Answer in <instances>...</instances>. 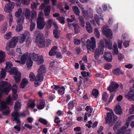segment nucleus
<instances>
[{
  "label": "nucleus",
  "instance_id": "nucleus-17",
  "mask_svg": "<svg viewBox=\"0 0 134 134\" xmlns=\"http://www.w3.org/2000/svg\"><path fill=\"white\" fill-rule=\"evenodd\" d=\"M104 57L105 61L108 62H110L112 61V57L111 54L109 52H105L104 55Z\"/></svg>",
  "mask_w": 134,
  "mask_h": 134
},
{
  "label": "nucleus",
  "instance_id": "nucleus-43",
  "mask_svg": "<svg viewBox=\"0 0 134 134\" xmlns=\"http://www.w3.org/2000/svg\"><path fill=\"white\" fill-rule=\"evenodd\" d=\"M5 50L7 51V53L9 55H12L14 54L13 50L12 49L10 50L9 48L7 47L5 48Z\"/></svg>",
  "mask_w": 134,
  "mask_h": 134
},
{
  "label": "nucleus",
  "instance_id": "nucleus-36",
  "mask_svg": "<svg viewBox=\"0 0 134 134\" xmlns=\"http://www.w3.org/2000/svg\"><path fill=\"white\" fill-rule=\"evenodd\" d=\"M113 73L116 75H119L121 73L120 69L119 68H116L113 71Z\"/></svg>",
  "mask_w": 134,
  "mask_h": 134
},
{
  "label": "nucleus",
  "instance_id": "nucleus-51",
  "mask_svg": "<svg viewBox=\"0 0 134 134\" xmlns=\"http://www.w3.org/2000/svg\"><path fill=\"white\" fill-rule=\"evenodd\" d=\"M104 67L105 69L109 70L112 67V65L110 64L107 63L104 65Z\"/></svg>",
  "mask_w": 134,
  "mask_h": 134
},
{
  "label": "nucleus",
  "instance_id": "nucleus-1",
  "mask_svg": "<svg viewBox=\"0 0 134 134\" xmlns=\"http://www.w3.org/2000/svg\"><path fill=\"white\" fill-rule=\"evenodd\" d=\"M10 85L6 81H2L0 85V98L2 96L3 94H6L9 92ZM0 111H2L4 115L9 114L11 110L9 107H7L5 102L4 101L0 103Z\"/></svg>",
  "mask_w": 134,
  "mask_h": 134
},
{
  "label": "nucleus",
  "instance_id": "nucleus-59",
  "mask_svg": "<svg viewBox=\"0 0 134 134\" xmlns=\"http://www.w3.org/2000/svg\"><path fill=\"white\" fill-rule=\"evenodd\" d=\"M130 41H125L123 42V44L125 47H127L129 45Z\"/></svg>",
  "mask_w": 134,
  "mask_h": 134
},
{
  "label": "nucleus",
  "instance_id": "nucleus-27",
  "mask_svg": "<svg viewBox=\"0 0 134 134\" xmlns=\"http://www.w3.org/2000/svg\"><path fill=\"white\" fill-rule=\"evenodd\" d=\"M74 30V33L75 34H77L81 31V28L79 25L77 24L74 23L73 25Z\"/></svg>",
  "mask_w": 134,
  "mask_h": 134
},
{
  "label": "nucleus",
  "instance_id": "nucleus-35",
  "mask_svg": "<svg viewBox=\"0 0 134 134\" xmlns=\"http://www.w3.org/2000/svg\"><path fill=\"white\" fill-rule=\"evenodd\" d=\"M22 10L21 9L19 8L18 9V10L15 13V16L16 17L18 18L19 17L21 14Z\"/></svg>",
  "mask_w": 134,
  "mask_h": 134
},
{
  "label": "nucleus",
  "instance_id": "nucleus-26",
  "mask_svg": "<svg viewBox=\"0 0 134 134\" xmlns=\"http://www.w3.org/2000/svg\"><path fill=\"white\" fill-rule=\"evenodd\" d=\"M28 84V82L27 80L25 78L23 79L20 85V87L21 88H24Z\"/></svg>",
  "mask_w": 134,
  "mask_h": 134
},
{
  "label": "nucleus",
  "instance_id": "nucleus-25",
  "mask_svg": "<svg viewBox=\"0 0 134 134\" xmlns=\"http://www.w3.org/2000/svg\"><path fill=\"white\" fill-rule=\"evenodd\" d=\"M86 28L87 32L90 33L92 31V27L91 24L88 22H87L86 23Z\"/></svg>",
  "mask_w": 134,
  "mask_h": 134
},
{
  "label": "nucleus",
  "instance_id": "nucleus-22",
  "mask_svg": "<svg viewBox=\"0 0 134 134\" xmlns=\"http://www.w3.org/2000/svg\"><path fill=\"white\" fill-rule=\"evenodd\" d=\"M45 102L44 100L42 99L40 100L39 104L37 105V108L40 110L43 109L45 107Z\"/></svg>",
  "mask_w": 134,
  "mask_h": 134
},
{
  "label": "nucleus",
  "instance_id": "nucleus-42",
  "mask_svg": "<svg viewBox=\"0 0 134 134\" xmlns=\"http://www.w3.org/2000/svg\"><path fill=\"white\" fill-rule=\"evenodd\" d=\"M94 31L96 37L97 38H99L100 37V34L99 30L97 28H95L94 29Z\"/></svg>",
  "mask_w": 134,
  "mask_h": 134
},
{
  "label": "nucleus",
  "instance_id": "nucleus-46",
  "mask_svg": "<svg viewBox=\"0 0 134 134\" xmlns=\"http://www.w3.org/2000/svg\"><path fill=\"white\" fill-rule=\"evenodd\" d=\"M34 107V102L32 100H30L27 104V107L32 108Z\"/></svg>",
  "mask_w": 134,
  "mask_h": 134
},
{
  "label": "nucleus",
  "instance_id": "nucleus-20",
  "mask_svg": "<svg viewBox=\"0 0 134 134\" xmlns=\"http://www.w3.org/2000/svg\"><path fill=\"white\" fill-rule=\"evenodd\" d=\"M35 76L34 75V80L35 78ZM44 77L42 74L40 73H38L37 75L35 77V81H39L42 82L43 80Z\"/></svg>",
  "mask_w": 134,
  "mask_h": 134
},
{
  "label": "nucleus",
  "instance_id": "nucleus-5",
  "mask_svg": "<svg viewBox=\"0 0 134 134\" xmlns=\"http://www.w3.org/2000/svg\"><path fill=\"white\" fill-rule=\"evenodd\" d=\"M105 109L108 111H109L111 112L112 113H107V117L105 119L106 122L107 124H110V126H112L113 125V123L116 120V119H115L114 117H113V122L111 123L112 120V114H114L113 112V110L111 109L108 108H106Z\"/></svg>",
  "mask_w": 134,
  "mask_h": 134
},
{
  "label": "nucleus",
  "instance_id": "nucleus-63",
  "mask_svg": "<svg viewBox=\"0 0 134 134\" xmlns=\"http://www.w3.org/2000/svg\"><path fill=\"white\" fill-rule=\"evenodd\" d=\"M14 127L18 131H20V124L14 126Z\"/></svg>",
  "mask_w": 134,
  "mask_h": 134
},
{
  "label": "nucleus",
  "instance_id": "nucleus-6",
  "mask_svg": "<svg viewBox=\"0 0 134 134\" xmlns=\"http://www.w3.org/2000/svg\"><path fill=\"white\" fill-rule=\"evenodd\" d=\"M24 11H25V16L26 18L27 19L29 20V21L31 23L30 30L31 31H32L34 29V24L32 22L34 19L33 14H31V12L28 9H26Z\"/></svg>",
  "mask_w": 134,
  "mask_h": 134
},
{
  "label": "nucleus",
  "instance_id": "nucleus-62",
  "mask_svg": "<svg viewBox=\"0 0 134 134\" xmlns=\"http://www.w3.org/2000/svg\"><path fill=\"white\" fill-rule=\"evenodd\" d=\"M23 4L25 5H27L29 4L30 0H21Z\"/></svg>",
  "mask_w": 134,
  "mask_h": 134
},
{
  "label": "nucleus",
  "instance_id": "nucleus-2",
  "mask_svg": "<svg viewBox=\"0 0 134 134\" xmlns=\"http://www.w3.org/2000/svg\"><path fill=\"white\" fill-rule=\"evenodd\" d=\"M35 34L36 36V43L40 48L43 47L45 45L44 37L43 34L39 31H36Z\"/></svg>",
  "mask_w": 134,
  "mask_h": 134
},
{
  "label": "nucleus",
  "instance_id": "nucleus-9",
  "mask_svg": "<svg viewBox=\"0 0 134 134\" xmlns=\"http://www.w3.org/2000/svg\"><path fill=\"white\" fill-rule=\"evenodd\" d=\"M46 25L43 17L38 16L37 20V28L40 30L43 29Z\"/></svg>",
  "mask_w": 134,
  "mask_h": 134
},
{
  "label": "nucleus",
  "instance_id": "nucleus-28",
  "mask_svg": "<svg viewBox=\"0 0 134 134\" xmlns=\"http://www.w3.org/2000/svg\"><path fill=\"white\" fill-rule=\"evenodd\" d=\"M5 57V53L2 51H0V63L4 61Z\"/></svg>",
  "mask_w": 134,
  "mask_h": 134
},
{
  "label": "nucleus",
  "instance_id": "nucleus-57",
  "mask_svg": "<svg viewBox=\"0 0 134 134\" xmlns=\"http://www.w3.org/2000/svg\"><path fill=\"white\" fill-rule=\"evenodd\" d=\"M55 55H56V57L57 58H62V56L60 52H56Z\"/></svg>",
  "mask_w": 134,
  "mask_h": 134
},
{
  "label": "nucleus",
  "instance_id": "nucleus-19",
  "mask_svg": "<svg viewBox=\"0 0 134 134\" xmlns=\"http://www.w3.org/2000/svg\"><path fill=\"white\" fill-rule=\"evenodd\" d=\"M76 105V101L75 100H73L70 101L68 104L69 110H71L74 106Z\"/></svg>",
  "mask_w": 134,
  "mask_h": 134
},
{
  "label": "nucleus",
  "instance_id": "nucleus-52",
  "mask_svg": "<svg viewBox=\"0 0 134 134\" xmlns=\"http://www.w3.org/2000/svg\"><path fill=\"white\" fill-rule=\"evenodd\" d=\"M104 46L103 42L102 41H100L99 42L98 47L101 48H103V49H104Z\"/></svg>",
  "mask_w": 134,
  "mask_h": 134
},
{
  "label": "nucleus",
  "instance_id": "nucleus-50",
  "mask_svg": "<svg viewBox=\"0 0 134 134\" xmlns=\"http://www.w3.org/2000/svg\"><path fill=\"white\" fill-rule=\"evenodd\" d=\"M4 10L5 12L7 13H10L11 10L10 8L8 6V5H7V4L5 6V7L4 8Z\"/></svg>",
  "mask_w": 134,
  "mask_h": 134
},
{
  "label": "nucleus",
  "instance_id": "nucleus-33",
  "mask_svg": "<svg viewBox=\"0 0 134 134\" xmlns=\"http://www.w3.org/2000/svg\"><path fill=\"white\" fill-rule=\"evenodd\" d=\"M52 20L51 19H49L46 23V26L47 29H49L52 26Z\"/></svg>",
  "mask_w": 134,
  "mask_h": 134
},
{
  "label": "nucleus",
  "instance_id": "nucleus-31",
  "mask_svg": "<svg viewBox=\"0 0 134 134\" xmlns=\"http://www.w3.org/2000/svg\"><path fill=\"white\" fill-rule=\"evenodd\" d=\"M6 66L5 68L6 71L9 72L11 68L13 66L12 64L10 62H8L6 63Z\"/></svg>",
  "mask_w": 134,
  "mask_h": 134
},
{
  "label": "nucleus",
  "instance_id": "nucleus-37",
  "mask_svg": "<svg viewBox=\"0 0 134 134\" xmlns=\"http://www.w3.org/2000/svg\"><path fill=\"white\" fill-rule=\"evenodd\" d=\"M6 71L5 69H2V70L1 71V77H0V80L1 78H4L5 77L6 75Z\"/></svg>",
  "mask_w": 134,
  "mask_h": 134
},
{
  "label": "nucleus",
  "instance_id": "nucleus-15",
  "mask_svg": "<svg viewBox=\"0 0 134 134\" xmlns=\"http://www.w3.org/2000/svg\"><path fill=\"white\" fill-rule=\"evenodd\" d=\"M12 120L13 121H16L17 124H20L21 122L18 118L20 117V114L18 112H14L12 114Z\"/></svg>",
  "mask_w": 134,
  "mask_h": 134
},
{
  "label": "nucleus",
  "instance_id": "nucleus-7",
  "mask_svg": "<svg viewBox=\"0 0 134 134\" xmlns=\"http://www.w3.org/2000/svg\"><path fill=\"white\" fill-rule=\"evenodd\" d=\"M91 41L89 39H88L86 43H89L87 45L86 47L87 49H88L91 51L92 50L93 51L96 47V41L95 38L93 37L91 38Z\"/></svg>",
  "mask_w": 134,
  "mask_h": 134
},
{
  "label": "nucleus",
  "instance_id": "nucleus-64",
  "mask_svg": "<svg viewBox=\"0 0 134 134\" xmlns=\"http://www.w3.org/2000/svg\"><path fill=\"white\" fill-rule=\"evenodd\" d=\"M132 108L130 109L129 110V112L131 114L134 113V104L132 105Z\"/></svg>",
  "mask_w": 134,
  "mask_h": 134
},
{
  "label": "nucleus",
  "instance_id": "nucleus-3",
  "mask_svg": "<svg viewBox=\"0 0 134 134\" xmlns=\"http://www.w3.org/2000/svg\"><path fill=\"white\" fill-rule=\"evenodd\" d=\"M33 53H30L29 54L26 52L21 57V64L22 65L25 64L26 61H27V65L28 67H31L33 64V61L31 59V57L33 56Z\"/></svg>",
  "mask_w": 134,
  "mask_h": 134
},
{
  "label": "nucleus",
  "instance_id": "nucleus-10",
  "mask_svg": "<svg viewBox=\"0 0 134 134\" xmlns=\"http://www.w3.org/2000/svg\"><path fill=\"white\" fill-rule=\"evenodd\" d=\"M103 33L106 37L109 39H110L113 38V33L111 30L109 29H105L104 27H103L102 29Z\"/></svg>",
  "mask_w": 134,
  "mask_h": 134
},
{
  "label": "nucleus",
  "instance_id": "nucleus-53",
  "mask_svg": "<svg viewBox=\"0 0 134 134\" xmlns=\"http://www.w3.org/2000/svg\"><path fill=\"white\" fill-rule=\"evenodd\" d=\"M7 5H8V6L10 8L11 10L13 9L15 5V4L14 3H11L10 2H9V3L7 4Z\"/></svg>",
  "mask_w": 134,
  "mask_h": 134
},
{
  "label": "nucleus",
  "instance_id": "nucleus-14",
  "mask_svg": "<svg viewBox=\"0 0 134 134\" xmlns=\"http://www.w3.org/2000/svg\"><path fill=\"white\" fill-rule=\"evenodd\" d=\"M119 86V84L115 82H112L111 83L110 86L108 89V90L109 91L110 93L115 90L118 88Z\"/></svg>",
  "mask_w": 134,
  "mask_h": 134
},
{
  "label": "nucleus",
  "instance_id": "nucleus-16",
  "mask_svg": "<svg viewBox=\"0 0 134 134\" xmlns=\"http://www.w3.org/2000/svg\"><path fill=\"white\" fill-rule=\"evenodd\" d=\"M29 34L28 31H26L24 33L21 35L19 37V42L21 43H23L25 41L26 38L28 37Z\"/></svg>",
  "mask_w": 134,
  "mask_h": 134
},
{
  "label": "nucleus",
  "instance_id": "nucleus-47",
  "mask_svg": "<svg viewBox=\"0 0 134 134\" xmlns=\"http://www.w3.org/2000/svg\"><path fill=\"white\" fill-rule=\"evenodd\" d=\"M99 94V92L98 90L96 89H94L92 91V95L96 98Z\"/></svg>",
  "mask_w": 134,
  "mask_h": 134
},
{
  "label": "nucleus",
  "instance_id": "nucleus-12",
  "mask_svg": "<svg viewBox=\"0 0 134 134\" xmlns=\"http://www.w3.org/2000/svg\"><path fill=\"white\" fill-rule=\"evenodd\" d=\"M44 60L43 59L42 56H37L34 53V61L36 62L37 64L40 65L43 63Z\"/></svg>",
  "mask_w": 134,
  "mask_h": 134
},
{
  "label": "nucleus",
  "instance_id": "nucleus-11",
  "mask_svg": "<svg viewBox=\"0 0 134 134\" xmlns=\"http://www.w3.org/2000/svg\"><path fill=\"white\" fill-rule=\"evenodd\" d=\"M18 38L17 37L15 36L13 37L11 40L7 43V47L9 48H14L18 42Z\"/></svg>",
  "mask_w": 134,
  "mask_h": 134
},
{
  "label": "nucleus",
  "instance_id": "nucleus-34",
  "mask_svg": "<svg viewBox=\"0 0 134 134\" xmlns=\"http://www.w3.org/2000/svg\"><path fill=\"white\" fill-rule=\"evenodd\" d=\"M65 89V88L64 86L61 87L58 90V93L61 95H63L64 93Z\"/></svg>",
  "mask_w": 134,
  "mask_h": 134
},
{
  "label": "nucleus",
  "instance_id": "nucleus-55",
  "mask_svg": "<svg viewBox=\"0 0 134 134\" xmlns=\"http://www.w3.org/2000/svg\"><path fill=\"white\" fill-rule=\"evenodd\" d=\"M60 86L59 85H54L52 86L51 87V88H53L55 90L57 91L58 90H59V88H60Z\"/></svg>",
  "mask_w": 134,
  "mask_h": 134
},
{
  "label": "nucleus",
  "instance_id": "nucleus-56",
  "mask_svg": "<svg viewBox=\"0 0 134 134\" xmlns=\"http://www.w3.org/2000/svg\"><path fill=\"white\" fill-rule=\"evenodd\" d=\"M118 57L119 60V61H121L124 58V56L122 54L120 53L118 55Z\"/></svg>",
  "mask_w": 134,
  "mask_h": 134
},
{
  "label": "nucleus",
  "instance_id": "nucleus-60",
  "mask_svg": "<svg viewBox=\"0 0 134 134\" xmlns=\"http://www.w3.org/2000/svg\"><path fill=\"white\" fill-rule=\"evenodd\" d=\"M114 96V95L113 94H110V96L109 98V100L108 101V103L107 104V105H108L109 103L110 102H111L112 100L113 99Z\"/></svg>",
  "mask_w": 134,
  "mask_h": 134
},
{
  "label": "nucleus",
  "instance_id": "nucleus-30",
  "mask_svg": "<svg viewBox=\"0 0 134 134\" xmlns=\"http://www.w3.org/2000/svg\"><path fill=\"white\" fill-rule=\"evenodd\" d=\"M105 43L106 45V47L107 48H109L110 49H112V44L110 40L108 41V40L106 39L105 40Z\"/></svg>",
  "mask_w": 134,
  "mask_h": 134
},
{
  "label": "nucleus",
  "instance_id": "nucleus-61",
  "mask_svg": "<svg viewBox=\"0 0 134 134\" xmlns=\"http://www.w3.org/2000/svg\"><path fill=\"white\" fill-rule=\"evenodd\" d=\"M122 40H119L118 41V48L119 49H121L122 47Z\"/></svg>",
  "mask_w": 134,
  "mask_h": 134
},
{
  "label": "nucleus",
  "instance_id": "nucleus-58",
  "mask_svg": "<svg viewBox=\"0 0 134 134\" xmlns=\"http://www.w3.org/2000/svg\"><path fill=\"white\" fill-rule=\"evenodd\" d=\"M7 29L6 24L4 25L2 28L1 31L2 33H4L6 31Z\"/></svg>",
  "mask_w": 134,
  "mask_h": 134
},
{
  "label": "nucleus",
  "instance_id": "nucleus-21",
  "mask_svg": "<svg viewBox=\"0 0 134 134\" xmlns=\"http://www.w3.org/2000/svg\"><path fill=\"white\" fill-rule=\"evenodd\" d=\"M60 31L58 29H54L53 31V35L54 37L56 39H58L60 36Z\"/></svg>",
  "mask_w": 134,
  "mask_h": 134
},
{
  "label": "nucleus",
  "instance_id": "nucleus-45",
  "mask_svg": "<svg viewBox=\"0 0 134 134\" xmlns=\"http://www.w3.org/2000/svg\"><path fill=\"white\" fill-rule=\"evenodd\" d=\"M23 28L22 25L21 24H19L16 26V31L17 32H20L22 30Z\"/></svg>",
  "mask_w": 134,
  "mask_h": 134
},
{
  "label": "nucleus",
  "instance_id": "nucleus-24",
  "mask_svg": "<svg viewBox=\"0 0 134 134\" xmlns=\"http://www.w3.org/2000/svg\"><path fill=\"white\" fill-rule=\"evenodd\" d=\"M21 104L19 100L17 101L15 104L14 106V110H15L17 111L19 110L21 108Z\"/></svg>",
  "mask_w": 134,
  "mask_h": 134
},
{
  "label": "nucleus",
  "instance_id": "nucleus-39",
  "mask_svg": "<svg viewBox=\"0 0 134 134\" xmlns=\"http://www.w3.org/2000/svg\"><path fill=\"white\" fill-rule=\"evenodd\" d=\"M12 36V33L9 32L6 34L4 36V37L5 39L8 40Z\"/></svg>",
  "mask_w": 134,
  "mask_h": 134
},
{
  "label": "nucleus",
  "instance_id": "nucleus-41",
  "mask_svg": "<svg viewBox=\"0 0 134 134\" xmlns=\"http://www.w3.org/2000/svg\"><path fill=\"white\" fill-rule=\"evenodd\" d=\"M8 18L9 19V25L10 26H11L13 20L12 14L10 13L8 15Z\"/></svg>",
  "mask_w": 134,
  "mask_h": 134
},
{
  "label": "nucleus",
  "instance_id": "nucleus-29",
  "mask_svg": "<svg viewBox=\"0 0 134 134\" xmlns=\"http://www.w3.org/2000/svg\"><path fill=\"white\" fill-rule=\"evenodd\" d=\"M38 73H40L43 74L46 72L45 65H41L37 70Z\"/></svg>",
  "mask_w": 134,
  "mask_h": 134
},
{
  "label": "nucleus",
  "instance_id": "nucleus-40",
  "mask_svg": "<svg viewBox=\"0 0 134 134\" xmlns=\"http://www.w3.org/2000/svg\"><path fill=\"white\" fill-rule=\"evenodd\" d=\"M79 19L80 25L82 27H84L85 23L84 22V20L82 17L81 16H79Z\"/></svg>",
  "mask_w": 134,
  "mask_h": 134
},
{
  "label": "nucleus",
  "instance_id": "nucleus-48",
  "mask_svg": "<svg viewBox=\"0 0 134 134\" xmlns=\"http://www.w3.org/2000/svg\"><path fill=\"white\" fill-rule=\"evenodd\" d=\"M42 124L46 125L47 124V121L46 120L42 118H40L38 120Z\"/></svg>",
  "mask_w": 134,
  "mask_h": 134
},
{
  "label": "nucleus",
  "instance_id": "nucleus-54",
  "mask_svg": "<svg viewBox=\"0 0 134 134\" xmlns=\"http://www.w3.org/2000/svg\"><path fill=\"white\" fill-rule=\"evenodd\" d=\"M81 42L80 40L76 38H74V44L76 45L79 44Z\"/></svg>",
  "mask_w": 134,
  "mask_h": 134
},
{
  "label": "nucleus",
  "instance_id": "nucleus-23",
  "mask_svg": "<svg viewBox=\"0 0 134 134\" xmlns=\"http://www.w3.org/2000/svg\"><path fill=\"white\" fill-rule=\"evenodd\" d=\"M114 111L117 114L119 115L121 114L122 113V111L121 109V106L119 105H116L115 109Z\"/></svg>",
  "mask_w": 134,
  "mask_h": 134
},
{
  "label": "nucleus",
  "instance_id": "nucleus-4",
  "mask_svg": "<svg viewBox=\"0 0 134 134\" xmlns=\"http://www.w3.org/2000/svg\"><path fill=\"white\" fill-rule=\"evenodd\" d=\"M17 88L18 86L16 85L13 86L12 89L13 98L12 99L9 96L6 100V103L9 105H11L13 104V102L12 100H15L18 98V96L16 93Z\"/></svg>",
  "mask_w": 134,
  "mask_h": 134
},
{
  "label": "nucleus",
  "instance_id": "nucleus-38",
  "mask_svg": "<svg viewBox=\"0 0 134 134\" xmlns=\"http://www.w3.org/2000/svg\"><path fill=\"white\" fill-rule=\"evenodd\" d=\"M57 19L60 23L63 24H64L65 23V18L63 16H59L57 18Z\"/></svg>",
  "mask_w": 134,
  "mask_h": 134
},
{
  "label": "nucleus",
  "instance_id": "nucleus-44",
  "mask_svg": "<svg viewBox=\"0 0 134 134\" xmlns=\"http://www.w3.org/2000/svg\"><path fill=\"white\" fill-rule=\"evenodd\" d=\"M108 97V96L107 93L105 92H104L102 96V98L103 100L104 101H106Z\"/></svg>",
  "mask_w": 134,
  "mask_h": 134
},
{
  "label": "nucleus",
  "instance_id": "nucleus-18",
  "mask_svg": "<svg viewBox=\"0 0 134 134\" xmlns=\"http://www.w3.org/2000/svg\"><path fill=\"white\" fill-rule=\"evenodd\" d=\"M125 97L129 100L134 101V92L130 91L125 95Z\"/></svg>",
  "mask_w": 134,
  "mask_h": 134
},
{
  "label": "nucleus",
  "instance_id": "nucleus-13",
  "mask_svg": "<svg viewBox=\"0 0 134 134\" xmlns=\"http://www.w3.org/2000/svg\"><path fill=\"white\" fill-rule=\"evenodd\" d=\"M104 50L103 48H99L96 49L94 53L95 59L97 60L99 57V55H102L103 53Z\"/></svg>",
  "mask_w": 134,
  "mask_h": 134
},
{
  "label": "nucleus",
  "instance_id": "nucleus-49",
  "mask_svg": "<svg viewBox=\"0 0 134 134\" xmlns=\"http://www.w3.org/2000/svg\"><path fill=\"white\" fill-rule=\"evenodd\" d=\"M24 17H21L20 18H19L17 21L18 24H22L24 21Z\"/></svg>",
  "mask_w": 134,
  "mask_h": 134
},
{
  "label": "nucleus",
  "instance_id": "nucleus-8",
  "mask_svg": "<svg viewBox=\"0 0 134 134\" xmlns=\"http://www.w3.org/2000/svg\"><path fill=\"white\" fill-rule=\"evenodd\" d=\"M11 75H14V78L16 83H19L20 80L21 74L19 72L18 70L15 67L13 68L10 72Z\"/></svg>",
  "mask_w": 134,
  "mask_h": 134
},
{
  "label": "nucleus",
  "instance_id": "nucleus-32",
  "mask_svg": "<svg viewBox=\"0 0 134 134\" xmlns=\"http://www.w3.org/2000/svg\"><path fill=\"white\" fill-rule=\"evenodd\" d=\"M73 11L77 15H79L80 13L79 8L77 6H74L72 7Z\"/></svg>",
  "mask_w": 134,
  "mask_h": 134
}]
</instances>
